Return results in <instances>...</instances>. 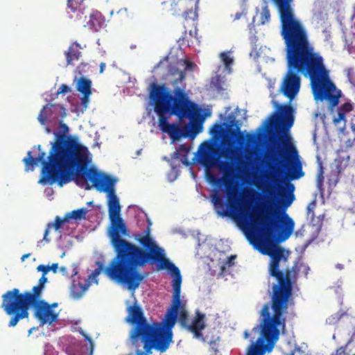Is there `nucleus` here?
Listing matches in <instances>:
<instances>
[{"label":"nucleus","mask_w":355,"mask_h":355,"mask_svg":"<svg viewBox=\"0 0 355 355\" xmlns=\"http://www.w3.org/2000/svg\"><path fill=\"white\" fill-rule=\"evenodd\" d=\"M277 133L279 139L282 141V148L278 146L277 149H272L269 156L272 165L270 168L277 172L286 171V177L291 180H298L303 177L304 173L302 164L299 159L297 151L295 146L288 139H282L283 135Z\"/></svg>","instance_id":"8"},{"label":"nucleus","mask_w":355,"mask_h":355,"mask_svg":"<svg viewBox=\"0 0 355 355\" xmlns=\"http://www.w3.org/2000/svg\"><path fill=\"white\" fill-rule=\"evenodd\" d=\"M76 90L83 94L81 105L86 109L92 94V81L85 77H80L76 83Z\"/></svg>","instance_id":"12"},{"label":"nucleus","mask_w":355,"mask_h":355,"mask_svg":"<svg viewBox=\"0 0 355 355\" xmlns=\"http://www.w3.org/2000/svg\"><path fill=\"white\" fill-rule=\"evenodd\" d=\"M278 111L279 114H274L269 119V125L275 128L277 133L282 132L286 135L294 123L293 110L290 105H279Z\"/></svg>","instance_id":"9"},{"label":"nucleus","mask_w":355,"mask_h":355,"mask_svg":"<svg viewBox=\"0 0 355 355\" xmlns=\"http://www.w3.org/2000/svg\"><path fill=\"white\" fill-rule=\"evenodd\" d=\"M150 97L154 102V110L158 116L159 127L173 140L180 138L182 130L178 125L168 123V119L173 115L180 120L189 119L191 123L202 117L201 110L198 105L189 98L184 89L179 87H175L171 92L164 85L153 83Z\"/></svg>","instance_id":"6"},{"label":"nucleus","mask_w":355,"mask_h":355,"mask_svg":"<svg viewBox=\"0 0 355 355\" xmlns=\"http://www.w3.org/2000/svg\"><path fill=\"white\" fill-rule=\"evenodd\" d=\"M353 104L349 102H346L343 104L338 109V114L337 116L334 117L333 119L334 123L337 125L343 121L345 123L346 122L345 118L346 114L353 110Z\"/></svg>","instance_id":"20"},{"label":"nucleus","mask_w":355,"mask_h":355,"mask_svg":"<svg viewBox=\"0 0 355 355\" xmlns=\"http://www.w3.org/2000/svg\"><path fill=\"white\" fill-rule=\"evenodd\" d=\"M221 164H222V165H225V166H228V164H225V163H222Z\"/></svg>","instance_id":"54"},{"label":"nucleus","mask_w":355,"mask_h":355,"mask_svg":"<svg viewBox=\"0 0 355 355\" xmlns=\"http://www.w3.org/2000/svg\"><path fill=\"white\" fill-rule=\"evenodd\" d=\"M50 270H52L54 273L57 272V270L58 268V263H53L51 266H49Z\"/></svg>","instance_id":"42"},{"label":"nucleus","mask_w":355,"mask_h":355,"mask_svg":"<svg viewBox=\"0 0 355 355\" xmlns=\"http://www.w3.org/2000/svg\"><path fill=\"white\" fill-rule=\"evenodd\" d=\"M323 181H324L323 171L321 169V171H320V173L318 175V178H317V184H318V188H321V187L323 184Z\"/></svg>","instance_id":"33"},{"label":"nucleus","mask_w":355,"mask_h":355,"mask_svg":"<svg viewBox=\"0 0 355 355\" xmlns=\"http://www.w3.org/2000/svg\"><path fill=\"white\" fill-rule=\"evenodd\" d=\"M87 148L78 144L76 139L59 135L52 144L48 161L44 159V152L33 158L32 152L29 150L23 162L26 171L31 166L33 170L35 165L42 163V178L39 181L41 184L52 185L58 182L62 187L73 180L76 184H83V178L80 175L87 169Z\"/></svg>","instance_id":"5"},{"label":"nucleus","mask_w":355,"mask_h":355,"mask_svg":"<svg viewBox=\"0 0 355 355\" xmlns=\"http://www.w3.org/2000/svg\"><path fill=\"white\" fill-rule=\"evenodd\" d=\"M220 58L226 67H229L233 63V59L230 56L228 52L221 53Z\"/></svg>","instance_id":"25"},{"label":"nucleus","mask_w":355,"mask_h":355,"mask_svg":"<svg viewBox=\"0 0 355 355\" xmlns=\"http://www.w3.org/2000/svg\"><path fill=\"white\" fill-rule=\"evenodd\" d=\"M345 353V350L343 347H340L337 350L338 355L344 354Z\"/></svg>","instance_id":"45"},{"label":"nucleus","mask_w":355,"mask_h":355,"mask_svg":"<svg viewBox=\"0 0 355 355\" xmlns=\"http://www.w3.org/2000/svg\"><path fill=\"white\" fill-rule=\"evenodd\" d=\"M83 184H77L85 190L92 188L87 180L92 182L98 191L107 193V207L110 227L109 237L114 248L115 256L106 270V273L112 278L121 282L129 283L131 286H137L141 277L137 273L136 266H144L150 261V258L157 257L158 253L164 251L150 236L148 226L144 232V235L135 234L134 239L139 242L142 248L121 238L128 236L129 231L120 216L121 206L118 197L115 193V184L117 180L110 175L98 171L94 167L83 171Z\"/></svg>","instance_id":"3"},{"label":"nucleus","mask_w":355,"mask_h":355,"mask_svg":"<svg viewBox=\"0 0 355 355\" xmlns=\"http://www.w3.org/2000/svg\"><path fill=\"white\" fill-rule=\"evenodd\" d=\"M105 23L104 16L100 12L96 10L90 14L89 19L85 26L92 31L97 32L104 26Z\"/></svg>","instance_id":"14"},{"label":"nucleus","mask_w":355,"mask_h":355,"mask_svg":"<svg viewBox=\"0 0 355 355\" xmlns=\"http://www.w3.org/2000/svg\"><path fill=\"white\" fill-rule=\"evenodd\" d=\"M85 338L89 341L91 342L92 341V339L89 338V337H87V336H85Z\"/></svg>","instance_id":"53"},{"label":"nucleus","mask_w":355,"mask_h":355,"mask_svg":"<svg viewBox=\"0 0 355 355\" xmlns=\"http://www.w3.org/2000/svg\"><path fill=\"white\" fill-rule=\"evenodd\" d=\"M340 316L341 315L339 314V313H336L333 315H331V317H329L328 319H327V322L329 324H336L340 318Z\"/></svg>","instance_id":"29"},{"label":"nucleus","mask_w":355,"mask_h":355,"mask_svg":"<svg viewBox=\"0 0 355 355\" xmlns=\"http://www.w3.org/2000/svg\"><path fill=\"white\" fill-rule=\"evenodd\" d=\"M105 67V63L101 62L100 64V73H102L104 71V69Z\"/></svg>","instance_id":"46"},{"label":"nucleus","mask_w":355,"mask_h":355,"mask_svg":"<svg viewBox=\"0 0 355 355\" xmlns=\"http://www.w3.org/2000/svg\"><path fill=\"white\" fill-rule=\"evenodd\" d=\"M355 145V136H354V138L353 140H351V139H348L347 141H346V147L347 148H352V146H354Z\"/></svg>","instance_id":"41"},{"label":"nucleus","mask_w":355,"mask_h":355,"mask_svg":"<svg viewBox=\"0 0 355 355\" xmlns=\"http://www.w3.org/2000/svg\"><path fill=\"white\" fill-rule=\"evenodd\" d=\"M57 305H58L57 303H53V304H51L50 306H52V308H53V307L57 306Z\"/></svg>","instance_id":"52"},{"label":"nucleus","mask_w":355,"mask_h":355,"mask_svg":"<svg viewBox=\"0 0 355 355\" xmlns=\"http://www.w3.org/2000/svg\"><path fill=\"white\" fill-rule=\"evenodd\" d=\"M172 75H175L176 73L178 75V78L175 80V83H178L179 82H182L185 79V72L184 71H180L178 69H175L174 71H171Z\"/></svg>","instance_id":"28"},{"label":"nucleus","mask_w":355,"mask_h":355,"mask_svg":"<svg viewBox=\"0 0 355 355\" xmlns=\"http://www.w3.org/2000/svg\"><path fill=\"white\" fill-rule=\"evenodd\" d=\"M70 90L69 87L67 85H64V84H62L58 89V94H66L67 92H69Z\"/></svg>","instance_id":"34"},{"label":"nucleus","mask_w":355,"mask_h":355,"mask_svg":"<svg viewBox=\"0 0 355 355\" xmlns=\"http://www.w3.org/2000/svg\"><path fill=\"white\" fill-rule=\"evenodd\" d=\"M78 270L76 268H74L73 270V273L71 274V276H75L78 274Z\"/></svg>","instance_id":"47"},{"label":"nucleus","mask_w":355,"mask_h":355,"mask_svg":"<svg viewBox=\"0 0 355 355\" xmlns=\"http://www.w3.org/2000/svg\"><path fill=\"white\" fill-rule=\"evenodd\" d=\"M252 331H259V329H258V327H254L252 329Z\"/></svg>","instance_id":"51"},{"label":"nucleus","mask_w":355,"mask_h":355,"mask_svg":"<svg viewBox=\"0 0 355 355\" xmlns=\"http://www.w3.org/2000/svg\"><path fill=\"white\" fill-rule=\"evenodd\" d=\"M89 286V282L83 284L73 279L70 286V296L74 300L80 299Z\"/></svg>","instance_id":"16"},{"label":"nucleus","mask_w":355,"mask_h":355,"mask_svg":"<svg viewBox=\"0 0 355 355\" xmlns=\"http://www.w3.org/2000/svg\"><path fill=\"white\" fill-rule=\"evenodd\" d=\"M111 262H112V261L110 262V263H109V265H108V266H107V267L104 268V266H103V263H102L101 261H97L96 262V265L97 266V268H96L94 270H93V271L92 272V273L89 275V281H94V282L97 284V283H98V281H97V280H96V277H97L98 275H100V273H101V272H104L105 275L107 277H109L110 279H112V280H113V281H114V282H116L120 283V284H121L126 285V286H127V287H128V288L129 290L135 291V289H137V288L139 287V286L140 283H141V282H142V280L144 279V276L141 273H140V272L138 271V270H137V268H139V266H136V267H135V271L137 272V274H139V275H140V277H141L142 278H141V280L138 281V283L137 284V286L133 285V286H131L130 285V284H129V283L124 282H121V281H119V280H117V279H113V278L110 277V276L106 273V270H107V269L108 268V267L110 266V265Z\"/></svg>","instance_id":"11"},{"label":"nucleus","mask_w":355,"mask_h":355,"mask_svg":"<svg viewBox=\"0 0 355 355\" xmlns=\"http://www.w3.org/2000/svg\"><path fill=\"white\" fill-rule=\"evenodd\" d=\"M245 139L248 143H254L256 141L257 135L255 134L247 133Z\"/></svg>","instance_id":"35"},{"label":"nucleus","mask_w":355,"mask_h":355,"mask_svg":"<svg viewBox=\"0 0 355 355\" xmlns=\"http://www.w3.org/2000/svg\"><path fill=\"white\" fill-rule=\"evenodd\" d=\"M290 355H307L304 351L300 349H295Z\"/></svg>","instance_id":"40"},{"label":"nucleus","mask_w":355,"mask_h":355,"mask_svg":"<svg viewBox=\"0 0 355 355\" xmlns=\"http://www.w3.org/2000/svg\"><path fill=\"white\" fill-rule=\"evenodd\" d=\"M229 132L232 137H236L239 133V128L237 126L235 129L230 128Z\"/></svg>","instance_id":"38"},{"label":"nucleus","mask_w":355,"mask_h":355,"mask_svg":"<svg viewBox=\"0 0 355 355\" xmlns=\"http://www.w3.org/2000/svg\"><path fill=\"white\" fill-rule=\"evenodd\" d=\"M150 261L158 262V270L166 269L173 277V300L165 315L164 326L157 322L149 323L141 308L136 302L128 309V315L125 320L132 325L130 340L132 345L136 348V355H150L153 349L165 352L172 343L171 329L177 321L179 310L180 318L182 322L187 318L185 305L180 300L182 279L180 269L165 257L164 251L158 253L157 257L150 258Z\"/></svg>","instance_id":"4"},{"label":"nucleus","mask_w":355,"mask_h":355,"mask_svg":"<svg viewBox=\"0 0 355 355\" xmlns=\"http://www.w3.org/2000/svg\"><path fill=\"white\" fill-rule=\"evenodd\" d=\"M184 63L185 64V68L184 69L187 71V70H189V71H193L194 67H195V64L192 62H191L190 60H184Z\"/></svg>","instance_id":"31"},{"label":"nucleus","mask_w":355,"mask_h":355,"mask_svg":"<svg viewBox=\"0 0 355 355\" xmlns=\"http://www.w3.org/2000/svg\"><path fill=\"white\" fill-rule=\"evenodd\" d=\"M243 15V12H236L234 17H233V19L234 20H238L241 18V17Z\"/></svg>","instance_id":"43"},{"label":"nucleus","mask_w":355,"mask_h":355,"mask_svg":"<svg viewBox=\"0 0 355 355\" xmlns=\"http://www.w3.org/2000/svg\"><path fill=\"white\" fill-rule=\"evenodd\" d=\"M87 209L86 208H80L73 210L66 214L68 220L69 219L81 220L85 218Z\"/></svg>","instance_id":"22"},{"label":"nucleus","mask_w":355,"mask_h":355,"mask_svg":"<svg viewBox=\"0 0 355 355\" xmlns=\"http://www.w3.org/2000/svg\"><path fill=\"white\" fill-rule=\"evenodd\" d=\"M220 216H227L232 214L239 225L250 236L256 239L261 247V252L270 257L268 272L275 278L277 283L273 284L270 313L268 304L261 311L262 317L259 324L261 336L255 343L249 347L248 355H263L265 349L271 350L279 340L280 329H284L289 300L293 293V284L297 279V266L286 268L284 271L279 268L280 262L286 263L288 255L285 250L276 245L274 241L287 240L292 234L295 223L286 212H217Z\"/></svg>","instance_id":"1"},{"label":"nucleus","mask_w":355,"mask_h":355,"mask_svg":"<svg viewBox=\"0 0 355 355\" xmlns=\"http://www.w3.org/2000/svg\"><path fill=\"white\" fill-rule=\"evenodd\" d=\"M189 148H187L185 145H184V144L180 145L179 148H178V151L175 153V157H178V155L179 154V151H182V152H184L185 153H187L189 152Z\"/></svg>","instance_id":"36"},{"label":"nucleus","mask_w":355,"mask_h":355,"mask_svg":"<svg viewBox=\"0 0 355 355\" xmlns=\"http://www.w3.org/2000/svg\"><path fill=\"white\" fill-rule=\"evenodd\" d=\"M67 221H68V219H67L66 215L64 216V217L63 218H61L59 216H56L55 218L54 223H48L47 227L44 232L43 239L45 240L46 242H49L50 240L49 239H47V236L49 233L50 229L53 227L55 229V230L57 231V230H60V228L62 226V225Z\"/></svg>","instance_id":"21"},{"label":"nucleus","mask_w":355,"mask_h":355,"mask_svg":"<svg viewBox=\"0 0 355 355\" xmlns=\"http://www.w3.org/2000/svg\"><path fill=\"white\" fill-rule=\"evenodd\" d=\"M351 130L355 134V124H352Z\"/></svg>","instance_id":"50"},{"label":"nucleus","mask_w":355,"mask_h":355,"mask_svg":"<svg viewBox=\"0 0 355 355\" xmlns=\"http://www.w3.org/2000/svg\"><path fill=\"white\" fill-rule=\"evenodd\" d=\"M194 0H174L171 4L173 14L187 15V11L192 8Z\"/></svg>","instance_id":"17"},{"label":"nucleus","mask_w":355,"mask_h":355,"mask_svg":"<svg viewBox=\"0 0 355 355\" xmlns=\"http://www.w3.org/2000/svg\"><path fill=\"white\" fill-rule=\"evenodd\" d=\"M205 318L204 313L197 311L191 324L187 327V329L194 334V337L196 338H202L201 331L205 328Z\"/></svg>","instance_id":"13"},{"label":"nucleus","mask_w":355,"mask_h":355,"mask_svg":"<svg viewBox=\"0 0 355 355\" xmlns=\"http://www.w3.org/2000/svg\"><path fill=\"white\" fill-rule=\"evenodd\" d=\"M84 0H67V12L71 18L73 17V14H75L76 17H78L80 14L83 13L85 7L83 5Z\"/></svg>","instance_id":"18"},{"label":"nucleus","mask_w":355,"mask_h":355,"mask_svg":"<svg viewBox=\"0 0 355 355\" xmlns=\"http://www.w3.org/2000/svg\"><path fill=\"white\" fill-rule=\"evenodd\" d=\"M67 269L66 267H61L60 268V271L62 273L63 275H67V276H69L68 273H67Z\"/></svg>","instance_id":"44"},{"label":"nucleus","mask_w":355,"mask_h":355,"mask_svg":"<svg viewBox=\"0 0 355 355\" xmlns=\"http://www.w3.org/2000/svg\"><path fill=\"white\" fill-rule=\"evenodd\" d=\"M56 104H46L40 110L37 120L42 125H45L49 119L53 117V109L58 107Z\"/></svg>","instance_id":"19"},{"label":"nucleus","mask_w":355,"mask_h":355,"mask_svg":"<svg viewBox=\"0 0 355 355\" xmlns=\"http://www.w3.org/2000/svg\"><path fill=\"white\" fill-rule=\"evenodd\" d=\"M205 146L206 148L202 149V150L201 152L202 162L205 166H209V165L211 164V161H210V155L208 153V150L209 149V144H205Z\"/></svg>","instance_id":"23"},{"label":"nucleus","mask_w":355,"mask_h":355,"mask_svg":"<svg viewBox=\"0 0 355 355\" xmlns=\"http://www.w3.org/2000/svg\"><path fill=\"white\" fill-rule=\"evenodd\" d=\"M249 337H250V334H249V332H248V331H245L244 332V338H245V339H247V338H248Z\"/></svg>","instance_id":"49"},{"label":"nucleus","mask_w":355,"mask_h":355,"mask_svg":"<svg viewBox=\"0 0 355 355\" xmlns=\"http://www.w3.org/2000/svg\"><path fill=\"white\" fill-rule=\"evenodd\" d=\"M270 10L268 8L267 6H265L262 9V12L261 13V24H263L266 22H268L270 19Z\"/></svg>","instance_id":"26"},{"label":"nucleus","mask_w":355,"mask_h":355,"mask_svg":"<svg viewBox=\"0 0 355 355\" xmlns=\"http://www.w3.org/2000/svg\"><path fill=\"white\" fill-rule=\"evenodd\" d=\"M293 0H272L277 6L281 21V35L284 41L288 71L279 92L292 101L300 88L299 73L309 75L315 100L327 101L331 110L337 106L341 91L331 80L324 59L315 51L308 33L295 18L291 6Z\"/></svg>","instance_id":"2"},{"label":"nucleus","mask_w":355,"mask_h":355,"mask_svg":"<svg viewBox=\"0 0 355 355\" xmlns=\"http://www.w3.org/2000/svg\"><path fill=\"white\" fill-rule=\"evenodd\" d=\"M47 278L45 276L42 275V277L39 279L38 285L44 288V284L47 282Z\"/></svg>","instance_id":"39"},{"label":"nucleus","mask_w":355,"mask_h":355,"mask_svg":"<svg viewBox=\"0 0 355 355\" xmlns=\"http://www.w3.org/2000/svg\"><path fill=\"white\" fill-rule=\"evenodd\" d=\"M236 255H231L230 257H229L225 262V264L227 265L228 266H233L234 264V261L236 259Z\"/></svg>","instance_id":"37"},{"label":"nucleus","mask_w":355,"mask_h":355,"mask_svg":"<svg viewBox=\"0 0 355 355\" xmlns=\"http://www.w3.org/2000/svg\"><path fill=\"white\" fill-rule=\"evenodd\" d=\"M37 271L42 272V275L45 276L49 271V266L39 265L37 268Z\"/></svg>","instance_id":"30"},{"label":"nucleus","mask_w":355,"mask_h":355,"mask_svg":"<svg viewBox=\"0 0 355 355\" xmlns=\"http://www.w3.org/2000/svg\"><path fill=\"white\" fill-rule=\"evenodd\" d=\"M184 33V36H182L178 40V42L179 43L180 46L184 45L189 46L188 40L187 39V31H185Z\"/></svg>","instance_id":"32"},{"label":"nucleus","mask_w":355,"mask_h":355,"mask_svg":"<svg viewBox=\"0 0 355 355\" xmlns=\"http://www.w3.org/2000/svg\"><path fill=\"white\" fill-rule=\"evenodd\" d=\"M80 49V46L78 42H73L70 45L68 50L64 52L67 65L73 64V61L79 60L82 55Z\"/></svg>","instance_id":"15"},{"label":"nucleus","mask_w":355,"mask_h":355,"mask_svg":"<svg viewBox=\"0 0 355 355\" xmlns=\"http://www.w3.org/2000/svg\"><path fill=\"white\" fill-rule=\"evenodd\" d=\"M315 206H316V202L315 200H313L311 202H310L309 204V205L307 206V208H306L307 216H311L312 221L314 220L315 214H314L313 209H315Z\"/></svg>","instance_id":"27"},{"label":"nucleus","mask_w":355,"mask_h":355,"mask_svg":"<svg viewBox=\"0 0 355 355\" xmlns=\"http://www.w3.org/2000/svg\"><path fill=\"white\" fill-rule=\"evenodd\" d=\"M32 308L35 309L34 316L40 321L42 325L46 324H51L58 320V313H55L52 309V306H50L44 300H42L33 305Z\"/></svg>","instance_id":"10"},{"label":"nucleus","mask_w":355,"mask_h":355,"mask_svg":"<svg viewBox=\"0 0 355 355\" xmlns=\"http://www.w3.org/2000/svg\"><path fill=\"white\" fill-rule=\"evenodd\" d=\"M223 132V126L220 123H215L211 128L210 133L214 137H218L220 136Z\"/></svg>","instance_id":"24"},{"label":"nucleus","mask_w":355,"mask_h":355,"mask_svg":"<svg viewBox=\"0 0 355 355\" xmlns=\"http://www.w3.org/2000/svg\"><path fill=\"white\" fill-rule=\"evenodd\" d=\"M40 148H41V146H40V145H39V146H38V149H39V150H40Z\"/></svg>","instance_id":"55"},{"label":"nucleus","mask_w":355,"mask_h":355,"mask_svg":"<svg viewBox=\"0 0 355 355\" xmlns=\"http://www.w3.org/2000/svg\"><path fill=\"white\" fill-rule=\"evenodd\" d=\"M44 288L40 285L33 287L32 291L20 293L18 288H13L2 295L1 309L11 315L8 326L14 327L18 322L29 316L28 310L40 300Z\"/></svg>","instance_id":"7"},{"label":"nucleus","mask_w":355,"mask_h":355,"mask_svg":"<svg viewBox=\"0 0 355 355\" xmlns=\"http://www.w3.org/2000/svg\"><path fill=\"white\" fill-rule=\"evenodd\" d=\"M29 256H30V254H25L22 255L21 260L24 261L25 259L28 258Z\"/></svg>","instance_id":"48"}]
</instances>
